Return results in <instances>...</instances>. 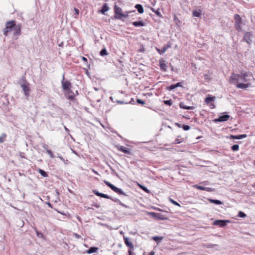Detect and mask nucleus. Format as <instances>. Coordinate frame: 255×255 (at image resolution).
<instances>
[{"mask_svg":"<svg viewBox=\"0 0 255 255\" xmlns=\"http://www.w3.org/2000/svg\"><path fill=\"white\" fill-rule=\"evenodd\" d=\"M192 14L193 16L195 17H200L201 15V11L200 10H193L192 12Z\"/></svg>","mask_w":255,"mask_h":255,"instance_id":"cd10ccee","label":"nucleus"},{"mask_svg":"<svg viewBox=\"0 0 255 255\" xmlns=\"http://www.w3.org/2000/svg\"><path fill=\"white\" fill-rule=\"evenodd\" d=\"M169 201L171 203H172V204H173L174 205H176V206H179V207H180V205L177 203L176 201H174V200H173L172 199H169Z\"/></svg>","mask_w":255,"mask_h":255,"instance_id":"c9c22d12","label":"nucleus"},{"mask_svg":"<svg viewBox=\"0 0 255 255\" xmlns=\"http://www.w3.org/2000/svg\"><path fill=\"white\" fill-rule=\"evenodd\" d=\"M48 206L51 208L52 207L51 204L50 203H48Z\"/></svg>","mask_w":255,"mask_h":255,"instance_id":"338daca9","label":"nucleus"},{"mask_svg":"<svg viewBox=\"0 0 255 255\" xmlns=\"http://www.w3.org/2000/svg\"><path fill=\"white\" fill-rule=\"evenodd\" d=\"M125 243L126 245V246L129 248V249L133 250L134 249V246L132 244V243L130 242L128 240V239L127 237H124V238Z\"/></svg>","mask_w":255,"mask_h":255,"instance_id":"ddd939ff","label":"nucleus"},{"mask_svg":"<svg viewBox=\"0 0 255 255\" xmlns=\"http://www.w3.org/2000/svg\"><path fill=\"white\" fill-rule=\"evenodd\" d=\"M210 106L211 109L215 108V104L213 103H211L210 104Z\"/></svg>","mask_w":255,"mask_h":255,"instance_id":"3c124183","label":"nucleus"},{"mask_svg":"<svg viewBox=\"0 0 255 255\" xmlns=\"http://www.w3.org/2000/svg\"><path fill=\"white\" fill-rule=\"evenodd\" d=\"M235 19V28L238 32L242 30L241 25L242 24V19L238 14H235L234 16Z\"/></svg>","mask_w":255,"mask_h":255,"instance_id":"20e7f679","label":"nucleus"},{"mask_svg":"<svg viewBox=\"0 0 255 255\" xmlns=\"http://www.w3.org/2000/svg\"><path fill=\"white\" fill-rule=\"evenodd\" d=\"M227 222L229 223V221L217 220L214 221L213 225L216 226H219L220 227H224L226 226Z\"/></svg>","mask_w":255,"mask_h":255,"instance_id":"9d476101","label":"nucleus"},{"mask_svg":"<svg viewBox=\"0 0 255 255\" xmlns=\"http://www.w3.org/2000/svg\"><path fill=\"white\" fill-rule=\"evenodd\" d=\"M158 51V52L160 53V54H162L163 53H164L166 49H156Z\"/></svg>","mask_w":255,"mask_h":255,"instance_id":"c03bdc74","label":"nucleus"},{"mask_svg":"<svg viewBox=\"0 0 255 255\" xmlns=\"http://www.w3.org/2000/svg\"><path fill=\"white\" fill-rule=\"evenodd\" d=\"M155 254V252H153V251H152L150 253H149V255H154Z\"/></svg>","mask_w":255,"mask_h":255,"instance_id":"13d9d810","label":"nucleus"},{"mask_svg":"<svg viewBox=\"0 0 255 255\" xmlns=\"http://www.w3.org/2000/svg\"><path fill=\"white\" fill-rule=\"evenodd\" d=\"M62 83V88L64 91L66 90H68L72 87V84L71 82L67 80H64V77H63V79L61 82Z\"/></svg>","mask_w":255,"mask_h":255,"instance_id":"6e6552de","label":"nucleus"},{"mask_svg":"<svg viewBox=\"0 0 255 255\" xmlns=\"http://www.w3.org/2000/svg\"><path fill=\"white\" fill-rule=\"evenodd\" d=\"M233 151H238L239 149V146L238 144H234L231 147Z\"/></svg>","mask_w":255,"mask_h":255,"instance_id":"72a5a7b5","label":"nucleus"},{"mask_svg":"<svg viewBox=\"0 0 255 255\" xmlns=\"http://www.w3.org/2000/svg\"><path fill=\"white\" fill-rule=\"evenodd\" d=\"M174 21H176V20H177V21H179V20H178V18H177L176 16H174Z\"/></svg>","mask_w":255,"mask_h":255,"instance_id":"4d7b16f0","label":"nucleus"},{"mask_svg":"<svg viewBox=\"0 0 255 255\" xmlns=\"http://www.w3.org/2000/svg\"><path fill=\"white\" fill-rule=\"evenodd\" d=\"M15 24V20H10L7 21L5 23V27L3 29V34L5 36L7 35L8 33L11 31H12L14 28V26Z\"/></svg>","mask_w":255,"mask_h":255,"instance_id":"7ed1b4c3","label":"nucleus"},{"mask_svg":"<svg viewBox=\"0 0 255 255\" xmlns=\"http://www.w3.org/2000/svg\"><path fill=\"white\" fill-rule=\"evenodd\" d=\"M98 250V248L97 247H91L88 250L86 251V253L90 254L97 252Z\"/></svg>","mask_w":255,"mask_h":255,"instance_id":"b1692460","label":"nucleus"},{"mask_svg":"<svg viewBox=\"0 0 255 255\" xmlns=\"http://www.w3.org/2000/svg\"><path fill=\"white\" fill-rule=\"evenodd\" d=\"M21 25L20 24H15L13 29V38L16 39L21 34Z\"/></svg>","mask_w":255,"mask_h":255,"instance_id":"423d86ee","label":"nucleus"},{"mask_svg":"<svg viewBox=\"0 0 255 255\" xmlns=\"http://www.w3.org/2000/svg\"><path fill=\"white\" fill-rule=\"evenodd\" d=\"M7 135L5 133H2L0 136V142L2 143L3 142L6 138Z\"/></svg>","mask_w":255,"mask_h":255,"instance_id":"2f4dec72","label":"nucleus"},{"mask_svg":"<svg viewBox=\"0 0 255 255\" xmlns=\"http://www.w3.org/2000/svg\"><path fill=\"white\" fill-rule=\"evenodd\" d=\"M176 88L175 85H171L167 88L168 90H172Z\"/></svg>","mask_w":255,"mask_h":255,"instance_id":"37998d69","label":"nucleus"},{"mask_svg":"<svg viewBox=\"0 0 255 255\" xmlns=\"http://www.w3.org/2000/svg\"><path fill=\"white\" fill-rule=\"evenodd\" d=\"M106 184L108 185L112 189V183L108 182H105Z\"/></svg>","mask_w":255,"mask_h":255,"instance_id":"603ef678","label":"nucleus"},{"mask_svg":"<svg viewBox=\"0 0 255 255\" xmlns=\"http://www.w3.org/2000/svg\"><path fill=\"white\" fill-rule=\"evenodd\" d=\"M164 103L168 106H171L172 104V101L171 100L164 101Z\"/></svg>","mask_w":255,"mask_h":255,"instance_id":"f704fd0d","label":"nucleus"},{"mask_svg":"<svg viewBox=\"0 0 255 255\" xmlns=\"http://www.w3.org/2000/svg\"><path fill=\"white\" fill-rule=\"evenodd\" d=\"M193 187L197 189H199V190H205V191H209V188L205 187L199 186L198 185H194Z\"/></svg>","mask_w":255,"mask_h":255,"instance_id":"a878e982","label":"nucleus"},{"mask_svg":"<svg viewBox=\"0 0 255 255\" xmlns=\"http://www.w3.org/2000/svg\"><path fill=\"white\" fill-rule=\"evenodd\" d=\"M93 171L95 173H96V174H98V173H97V172L95 170L93 169Z\"/></svg>","mask_w":255,"mask_h":255,"instance_id":"0e129e2a","label":"nucleus"},{"mask_svg":"<svg viewBox=\"0 0 255 255\" xmlns=\"http://www.w3.org/2000/svg\"><path fill=\"white\" fill-rule=\"evenodd\" d=\"M182 128L184 130H188L190 129V127L188 125H183Z\"/></svg>","mask_w":255,"mask_h":255,"instance_id":"79ce46f5","label":"nucleus"},{"mask_svg":"<svg viewBox=\"0 0 255 255\" xmlns=\"http://www.w3.org/2000/svg\"><path fill=\"white\" fill-rule=\"evenodd\" d=\"M155 219L161 220H166L167 219V218L160 213H157Z\"/></svg>","mask_w":255,"mask_h":255,"instance_id":"412c9836","label":"nucleus"},{"mask_svg":"<svg viewBox=\"0 0 255 255\" xmlns=\"http://www.w3.org/2000/svg\"><path fill=\"white\" fill-rule=\"evenodd\" d=\"M214 245H209L208 246L205 245L204 246L206 247L207 248H211V247H214Z\"/></svg>","mask_w":255,"mask_h":255,"instance_id":"6e6d98bb","label":"nucleus"},{"mask_svg":"<svg viewBox=\"0 0 255 255\" xmlns=\"http://www.w3.org/2000/svg\"><path fill=\"white\" fill-rule=\"evenodd\" d=\"M251 79H254L252 73L248 72H241L240 73V80H242L244 83H238L236 86L238 88L246 89L251 86L250 83Z\"/></svg>","mask_w":255,"mask_h":255,"instance_id":"f257e3e1","label":"nucleus"},{"mask_svg":"<svg viewBox=\"0 0 255 255\" xmlns=\"http://www.w3.org/2000/svg\"><path fill=\"white\" fill-rule=\"evenodd\" d=\"M93 171L95 173H96V174H98V173H97V172L95 170L93 169Z\"/></svg>","mask_w":255,"mask_h":255,"instance_id":"69168bd1","label":"nucleus"},{"mask_svg":"<svg viewBox=\"0 0 255 255\" xmlns=\"http://www.w3.org/2000/svg\"><path fill=\"white\" fill-rule=\"evenodd\" d=\"M247 136V135L246 134L238 135H231V136H230L231 138L237 139H242L243 138H245Z\"/></svg>","mask_w":255,"mask_h":255,"instance_id":"a211bd4d","label":"nucleus"},{"mask_svg":"<svg viewBox=\"0 0 255 255\" xmlns=\"http://www.w3.org/2000/svg\"><path fill=\"white\" fill-rule=\"evenodd\" d=\"M114 17L116 19L124 21V18H128V12L126 11L125 13H123L122 9L117 5H115L114 6Z\"/></svg>","mask_w":255,"mask_h":255,"instance_id":"f03ea898","label":"nucleus"},{"mask_svg":"<svg viewBox=\"0 0 255 255\" xmlns=\"http://www.w3.org/2000/svg\"><path fill=\"white\" fill-rule=\"evenodd\" d=\"M208 200L210 203H214L217 205H221L222 204V202L218 200L209 199Z\"/></svg>","mask_w":255,"mask_h":255,"instance_id":"c756f323","label":"nucleus"},{"mask_svg":"<svg viewBox=\"0 0 255 255\" xmlns=\"http://www.w3.org/2000/svg\"><path fill=\"white\" fill-rule=\"evenodd\" d=\"M46 152L50 156L51 158L54 157V154L51 150L48 149L47 150Z\"/></svg>","mask_w":255,"mask_h":255,"instance_id":"58836bf2","label":"nucleus"},{"mask_svg":"<svg viewBox=\"0 0 255 255\" xmlns=\"http://www.w3.org/2000/svg\"><path fill=\"white\" fill-rule=\"evenodd\" d=\"M58 213H60L61 214L65 215L64 213H61V212H59V211H58Z\"/></svg>","mask_w":255,"mask_h":255,"instance_id":"774afa93","label":"nucleus"},{"mask_svg":"<svg viewBox=\"0 0 255 255\" xmlns=\"http://www.w3.org/2000/svg\"><path fill=\"white\" fill-rule=\"evenodd\" d=\"M137 185L138 186V187L141 189H142L143 191H144L145 192L147 193H150V190H148L146 187H144V186L139 184V183H137Z\"/></svg>","mask_w":255,"mask_h":255,"instance_id":"c85d7f7f","label":"nucleus"},{"mask_svg":"<svg viewBox=\"0 0 255 255\" xmlns=\"http://www.w3.org/2000/svg\"><path fill=\"white\" fill-rule=\"evenodd\" d=\"M19 155L20 157L21 158H25V153L24 152H19Z\"/></svg>","mask_w":255,"mask_h":255,"instance_id":"49530a36","label":"nucleus"},{"mask_svg":"<svg viewBox=\"0 0 255 255\" xmlns=\"http://www.w3.org/2000/svg\"><path fill=\"white\" fill-rule=\"evenodd\" d=\"M82 60H83V61H84V62H87V58H86V57H85L82 56Z\"/></svg>","mask_w":255,"mask_h":255,"instance_id":"864d4df0","label":"nucleus"},{"mask_svg":"<svg viewBox=\"0 0 255 255\" xmlns=\"http://www.w3.org/2000/svg\"><path fill=\"white\" fill-rule=\"evenodd\" d=\"M167 63L165 60L163 59L159 60V66L160 69L163 71H166L167 69Z\"/></svg>","mask_w":255,"mask_h":255,"instance_id":"1a4fd4ad","label":"nucleus"},{"mask_svg":"<svg viewBox=\"0 0 255 255\" xmlns=\"http://www.w3.org/2000/svg\"><path fill=\"white\" fill-rule=\"evenodd\" d=\"M139 52H143L144 51V49H140V50H139Z\"/></svg>","mask_w":255,"mask_h":255,"instance_id":"e2e57ef3","label":"nucleus"},{"mask_svg":"<svg viewBox=\"0 0 255 255\" xmlns=\"http://www.w3.org/2000/svg\"><path fill=\"white\" fill-rule=\"evenodd\" d=\"M238 216L241 218H245L246 217V214L242 211H240L238 214Z\"/></svg>","mask_w":255,"mask_h":255,"instance_id":"e433bc0d","label":"nucleus"},{"mask_svg":"<svg viewBox=\"0 0 255 255\" xmlns=\"http://www.w3.org/2000/svg\"><path fill=\"white\" fill-rule=\"evenodd\" d=\"M74 236L77 239H80L81 238V236L77 233H74Z\"/></svg>","mask_w":255,"mask_h":255,"instance_id":"09e8293b","label":"nucleus"},{"mask_svg":"<svg viewBox=\"0 0 255 255\" xmlns=\"http://www.w3.org/2000/svg\"><path fill=\"white\" fill-rule=\"evenodd\" d=\"M176 125H177L178 127H179V128H181V125H180V124H176Z\"/></svg>","mask_w":255,"mask_h":255,"instance_id":"680f3d73","label":"nucleus"},{"mask_svg":"<svg viewBox=\"0 0 255 255\" xmlns=\"http://www.w3.org/2000/svg\"><path fill=\"white\" fill-rule=\"evenodd\" d=\"M74 11H75V13L77 15H78L79 14V10L77 8H74Z\"/></svg>","mask_w":255,"mask_h":255,"instance_id":"8fccbe9b","label":"nucleus"},{"mask_svg":"<svg viewBox=\"0 0 255 255\" xmlns=\"http://www.w3.org/2000/svg\"><path fill=\"white\" fill-rule=\"evenodd\" d=\"M113 191H114L115 192L118 193L119 195H126V194L123 192V191L119 188H118L116 186L113 185Z\"/></svg>","mask_w":255,"mask_h":255,"instance_id":"aec40b11","label":"nucleus"},{"mask_svg":"<svg viewBox=\"0 0 255 255\" xmlns=\"http://www.w3.org/2000/svg\"><path fill=\"white\" fill-rule=\"evenodd\" d=\"M175 86H176V88L178 87H180L181 86V84L180 83H177V84H175Z\"/></svg>","mask_w":255,"mask_h":255,"instance_id":"5fc2aeb1","label":"nucleus"},{"mask_svg":"<svg viewBox=\"0 0 255 255\" xmlns=\"http://www.w3.org/2000/svg\"><path fill=\"white\" fill-rule=\"evenodd\" d=\"M109 9V7L108 6V5L107 3H104L102 7V9L100 10V12L105 14V12L106 11H107Z\"/></svg>","mask_w":255,"mask_h":255,"instance_id":"6ab92c4d","label":"nucleus"},{"mask_svg":"<svg viewBox=\"0 0 255 255\" xmlns=\"http://www.w3.org/2000/svg\"><path fill=\"white\" fill-rule=\"evenodd\" d=\"M215 97H208L207 98H205V102L207 104H210V103L211 102H213L214 101V99H215Z\"/></svg>","mask_w":255,"mask_h":255,"instance_id":"393cba45","label":"nucleus"},{"mask_svg":"<svg viewBox=\"0 0 255 255\" xmlns=\"http://www.w3.org/2000/svg\"><path fill=\"white\" fill-rule=\"evenodd\" d=\"M240 79V74L232 73L229 78V82L232 84H238V82Z\"/></svg>","mask_w":255,"mask_h":255,"instance_id":"0eeeda50","label":"nucleus"},{"mask_svg":"<svg viewBox=\"0 0 255 255\" xmlns=\"http://www.w3.org/2000/svg\"><path fill=\"white\" fill-rule=\"evenodd\" d=\"M252 37L253 34L250 32H246L244 36L245 40L248 43H250L252 42Z\"/></svg>","mask_w":255,"mask_h":255,"instance_id":"9b49d317","label":"nucleus"},{"mask_svg":"<svg viewBox=\"0 0 255 255\" xmlns=\"http://www.w3.org/2000/svg\"><path fill=\"white\" fill-rule=\"evenodd\" d=\"M153 240L155 241H157L158 240H161L163 239L162 237L155 236L153 237Z\"/></svg>","mask_w":255,"mask_h":255,"instance_id":"4c0bfd02","label":"nucleus"},{"mask_svg":"<svg viewBox=\"0 0 255 255\" xmlns=\"http://www.w3.org/2000/svg\"><path fill=\"white\" fill-rule=\"evenodd\" d=\"M169 45H167L166 46H164L163 48H169Z\"/></svg>","mask_w":255,"mask_h":255,"instance_id":"052dcab7","label":"nucleus"},{"mask_svg":"<svg viewBox=\"0 0 255 255\" xmlns=\"http://www.w3.org/2000/svg\"><path fill=\"white\" fill-rule=\"evenodd\" d=\"M136 102L138 104L141 105H144L145 104V102L143 100L139 99L136 100Z\"/></svg>","mask_w":255,"mask_h":255,"instance_id":"a19ab883","label":"nucleus"},{"mask_svg":"<svg viewBox=\"0 0 255 255\" xmlns=\"http://www.w3.org/2000/svg\"><path fill=\"white\" fill-rule=\"evenodd\" d=\"M151 10H152V11L154 12L158 16H159L160 18H163V16L161 14L159 11V9L155 10L154 8L151 7Z\"/></svg>","mask_w":255,"mask_h":255,"instance_id":"bb28decb","label":"nucleus"},{"mask_svg":"<svg viewBox=\"0 0 255 255\" xmlns=\"http://www.w3.org/2000/svg\"><path fill=\"white\" fill-rule=\"evenodd\" d=\"M135 8L137 9L139 13H142L144 12L143 7L140 4H136L135 5Z\"/></svg>","mask_w":255,"mask_h":255,"instance_id":"4be33fe9","label":"nucleus"},{"mask_svg":"<svg viewBox=\"0 0 255 255\" xmlns=\"http://www.w3.org/2000/svg\"><path fill=\"white\" fill-rule=\"evenodd\" d=\"M119 150L125 153L128 154H131L130 149L127 148L125 146H121L119 148Z\"/></svg>","mask_w":255,"mask_h":255,"instance_id":"dca6fc26","label":"nucleus"},{"mask_svg":"<svg viewBox=\"0 0 255 255\" xmlns=\"http://www.w3.org/2000/svg\"><path fill=\"white\" fill-rule=\"evenodd\" d=\"M23 91H24V94L25 96H28L29 95V92L30 91V88L27 85H25V84H22L21 85Z\"/></svg>","mask_w":255,"mask_h":255,"instance_id":"4468645a","label":"nucleus"},{"mask_svg":"<svg viewBox=\"0 0 255 255\" xmlns=\"http://www.w3.org/2000/svg\"><path fill=\"white\" fill-rule=\"evenodd\" d=\"M84 70H85V73H86V74L87 75H88V74H89V72H88V70H87V69H85V68H84Z\"/></svg>","mask_w":255,"mask_h":255,"instance_id":"bf43d9fd","label":"nucleus"},{"mask_svg":"<svg viewBox=\"0 0 255 255\" xmlns=\"http://www.w3.org/2000/svg\"><path fill=\"white\" fill-rule=\"evenodd\" d=\"M133 250L129 249L128 251L129 255H135V254L133 252Z\"/></svg>","mask_w":255,"mask_h":255,"instance_id":"de8ad7c7","label":"nucleus"},{"mask_svg":"<svg viewBox=\"0 0 255 255\" xmlns=\"http://www.w3.org/2000/svg\"><path fill=\"white\" fill-rule=\"evenodd\" d=\"M76 95L74 94L71 88L64 91V94L65 97L70 101H73L75 100V96L78 95V91L76 92Z\"/></svg>","mask_w":255,"mask_h":255,"instance_id":"39448f33","label":"nucleus"},{"mask_svg":"<svg viewBox=\"0 0 255 255\" xmlns=\"http://www.w3.org/2000/svg\"><path fill=\"white\" fill-rule=\"evenodd\" d=\"M38 172L43 176V177H47L48 176V174L47 173L44 171V170L41 169H38Z\"/></svg>","mask_w":255,"mask_h":255,"instance_id":"473e14b6","label":"nucleus"},{"mask_svg":"<svg viewBox=\"0 0 255 255\" xmlns=\"http://www.w3.org/2000/svg\"><path fill=\"white\" fill-rule=\"evenodd\" d=\"M183 141V139L180 136H178L173 142V144H179Z\"/></svg>","mask_w":255,"mask_h":255,"instance_id":"7c9ffc66","label":"nucleus"},{"mask_svg":"<svg viewBox=\"0 0 255 255\" xmlns=\"http://www.w3.org/2000/svg\"><path fill=\"white\" fill-rule=\"evenodd\" d=\"M132 24L135 27L144 26L145 25V23L141 20L136 21L132 22Z\"/></svg>","mask_w":255,"mask_h":255,"instance_id":"2eb2a0df","label":"nucleus"},{"mask_svg":"<svg viewBox=\"0 0 255 255\" xmlns=\"http://www.w3.org/2000/svg\"><path fill=\"white\" fill-rule=\"evenodd\" d=\"M100 54L102 56L106 55L107 54V51L106 49H103L100 52Z\"/></svg>","mask_w":255,"mask_h":255,"instance_id":"ea45409f","label":"nucleus"},{"mask_svg":"<svg viewBox=\"0 0 255 255\" xmlns=\"http://www.w3.org/2000/svg\"><path fill=\"white\" fill-rule=\"evenodd\" d=\"M156 213H154V212H149V213H148V214L151 215L152 217L155 218Z\"/></svg>","mask_w":255,"mask_h":255,"instance_id":"a18cd8bd","label":"nucleus"},{"mask_svg":"<svg viewBox=\"0 0 255 255\" xmlns=\"http://www.w3.org/2000/svg\"><path fill=\"white\" fill-rule=\"evenodd\" d=\"M230 117V116L228 115H224L220 116L218 119H216L215 121L219 122L227 121L229 119Z\"/></svg>","mask_w":255,"mask_h":255,"instance_id":"f8f14e48","label":"nucleus"},{"mask_svg":"<svg viewBox=\"0 0 255 255\" xmlns=\"http://www.w3.org/2000/svg\"><path fill=\"white\" fill-rule=\"evenodd\" d=\"M93 192L97 196H100L101 197L105 198L110 199V197L106 194L99 193V192H98L96 190H93Z\"/></svg>","mask_w":255,"mask_h":255,"instance_id":"f3484780","label":"nucleus"},{"mask_svg":"<svg viewBox=\"0 0 255 255\" xmlns=\"http://www.w3.org/2000/svg\"><path fill=\"white\" fill-rule=\"evenodd\" d=\"M179 106L181 108L186 110H193L195 108L193 106H187L184 105V104L183 103H180L179 104Z\"/></svg>","mask_w":255,"mask_h":255,"instance_id":"5701e85b","label":"nucleus"}]
</instances>
